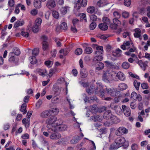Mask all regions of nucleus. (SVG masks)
Returning a JSON list of instances; mask_svg holds the SVG:
<instances>
[{
    "mask_svg": "<svg viewBox=\"0 0 150 150\" xmlns=\"http://www.w3.org/2000/svg\"><path fill=\"white\" fill-rule=\"evenodd\" d=\"M27 105L26 103H23L21 107V111L23 112V114H25L26 112V107Z\"/></svg>",
    "mask_w": 150,
    "mask_h": 150,
    "instance_id": "nucleus-41",
    "label": "nucleus"
},
{
    "mask_svg": "<svg viewBox=\"0 0 150 150\" xmlns=\"http://www.w3.org/2000/svg\"><path fill=\"white\" fill-rule=\"evenodd\" d=\"M46 123H48L52 127H56V130L59 131H63L66 130L67 126L62 124V121L60 119H57L55 116H52L47 119L46 121Z\"/></svg>",
    "mask_w": 150,
    "mask_h": 150,
    "instance_id": "nucleus-1",
    "label": "nucleus"
},
{
    "mask_svg": "<svg viewBox=\"0 0 150 150\" xmlns=\"http://www.w3.org/2000/svg\"><path fill=\"white\" fill-rule=\"evenodd\" d=\"M122 54V51L119 49H117L112 52V55L114 56L119 57Z\"/></svg>",
    "mask_w": 150,
    "mask_h": 150,
    "instance_id": "nucleus-22",
    "label": "nucleus"
},
{
    "mask_svg": "<svg viewBox=\"0 0 150 150\" xmlns=\"http://www.w3.org/2000/svg\"><path fill=\"white\" fill-rule=\"evenodd\" d=\"M42 49L43 50H47L49 47V44L47 42L48 38L45 35H43L42 37Z\"/></svg>",
    "mask_w": 150,
    "mask_h": 150,
    "instance_id": "nucleus-6",
    "label": "nucleus"
},
{
    "mask_svg": "<svg viewBox=\"0 0 150 150\" xmlns=\"http://www.w3.org/2000/svg\"><path fill=\"white\" fill-rule=\"evenodd\" d=\"M10 127V124L8 123H4L3 125V129L5 130H8Z\"/></svg>",
    "mask_w": 150,
    "mask_h": 150,
    "instance_id": "nucleus-50",
    "label": "nucleus"
},
{
    "mask_svg": "<svg viewBox=\"0 0 150 150\" xmlns=\"http://www.w3.org/2000/svg\"><path fill=\"white\" fill-rule=\"evenodd\" d=\"M80 75L82 78H85L87 76V73L86 71L84 69H81L80 70Z\"/></svg>",
    "mask_w": 150,
    "mask_h": 150,
    "instance_id": "nucleus-37",
    "label": "nucleus"
},
{
    "mask_svg": "<svg viewBox=\"0 0 150 150\" xmlns=\"http://www.w3.org/2000/svg\"><path fill=\"white\" fill-rule=\"evenodd\" d=\"M103 59L102 54H96V56L94 57L93 60L94 62L100 61L102 60Z\"/></svg>",
    "mask_w": 150,
    "mask_h": 150,
    "instance_id": "nucleus-33",
    "label": "nucleus"
},
{
    "mask_svg": "<svg viewBox=\"0 0 150 150\" xmlns=\"http://www.w3.org/2000/svg\"><path fill=\"white\" fill-rule=\"evenodd\" d=\"M131 0H124V5L127 6H129L131 4Z\"/></svg>",
    "mask_w": 150,
    "mask_h": 150,
    "instance_id": "nucleus-56",
    "label": "nucleus"
},
{
    "mask_svg": "<svg viewBox=\"0 0 150 150\" xmlns=\"http://www.w3.org/2000/svg\"><path fill=\"white\" fill-rule=\"evenodd\" d=\"M103 117L106 119H110L115 123H117L120 122V120L117 117L112 115L110 110L106 111L103 115Z\"/></svg>",
    "mask_w": 150,
    "mask_h": 150,
    "instance_id": "nucleus-5",
    "label": "nucleus"
},
{
    "mask_svg": "<svg viewBox=\"0 0 150 150\" xmlns=\"http://www.w3.org/2000/svg\"><path fill=\"white\" fill-rule=\"evenodd\" d=\"M24 23V21L23 20H18L15 23L14 27L16 28L19 26H22Z\"/></svg>",
    "mask_w": 150,
    "mask_h": 150,
    "instance_id": "nucleus-27",
    "label": "nucleus"
},
{
    "mask_svg": "<svg viewBox=\"0 0 150 150\" xmlns=\"http://www.w3.org/2000/svg\"><path fill=\"white\" fill-rule=\"evenodd\" d=\"M45 64L48 67H50L52 66L53 63L52 61H47L45 62Z\"/></svg>",
    "mask_w": 150,
    "mask_h": 150,
    "instance_id": "nucleus-59",
    "label": "nucleus"
},
{
    "mask_svg": "<svg viewBox=\"0 0 150 150\" xmlns=\"http://www.w3.org/2000/svg\"><path fill=\"white\" fill-rule=\"evenodd\" d=\"M138 64L141 68H142L143 70H145V68L146 66V63H144L142 60H140Z\"/></svg>",
    "mask_w": 150,
    "mask_h": 150,
    "instance_id": "nucleus-45",
    "label": "nucleus"
},
{
    "mask_svg": "<svg viewBox=\"0 0 150 150\" xmlns=\"http://www.w3.org/2000/svg\"><path fill=\"white\" fill-rule=\"evenodd\" d=\"M30 118H28L27 120L25 118H24L22 121V123L24 125L26 128L28 127L29 125Z\"/></svg>",
    "mask_w": 150,
    "mask_h": 150,
    "instance_id": "nucleus-34",
    "label": "nucleus"
},
{
    "mask_svg": "<svg viewBox=\"0 0 150 150\" xmlns=\"http://www.w3.org/2000/svg\"><path fill=\"white\" fill-rule=\"evenodd\" d=\"M57 82L59 84H65L66 86V91H67V86L69 84V83H67V82L65 81L64 79V78H59L57 80ZM66 93H67V91L66 92Z\"/></svg>",
    "mask_w": 150,
    "mask_h": 150,
    "instance_id": "nucleus-19",
    "label": "nucleus"
},
{
    "mask_svg": "<svg viewBox=\"0 0 150 150\" xmlns=\"http://www.w3.org/2000/svg\"><path fill=\"white\" fill-rule=\"evenodd\" d=\"M47 127V131L50 134V138L53 140H56L60 138L61 134L57 132L56 127H52L48 123H46Z\"/></svg>",
    "mask_w": 150,
    "mask_h": 150,
    "instance_id": "nucleus-3",
    "label": "nucleus"
},
{
    "mask_svg": "<svg viewBox=\"0 0 150 150\" xmlns=\"http://www.w3.org/2000/svg\"><path fill=\"white\" fill-rule=\"evenodd\" d=\"M97 50L95 52V54H102L103 52V47L102 46H98L96 49Z\"/></svg>",
    "mask_w": 150,
    "mask_h": 150,
    "instance_id": "nucleus-32",
    "label": "nucleus"
},
{
    "mask_svg": "<svg viewBox=\"0 0 150 150\" xmlns=\"http://www.w3.org/2000/svg\"><path fill=\"white\" fill-rule=\"evenodd\" d=\"M69 137H65L62 138L58 140L57 144H65V142L69 140Z\"/></svg>",
    "mask_w": 150,
    "mask_h": 150,
    "instance_id": "nucleus-30",
    "label": "nucleus"
},
{
    "mask_svg": "<svg viewBox=\"0 0 150 150\" xmlns=\"http://www.w3.org/2000/svg\"><path fill=\"white\" fill-rule=\"evenodd\" d=\"M56 5L54 0H49L47 1L46 6L49 9H51L54 7Z\"/></svg>",
    "mask_w": 150,
    "mask_h": 150,
    "instance_id": "nucleus-17",
    "label": "nucleus"
},
{
    "mask_svg": "<svg viewBox=\"0 0 150 150\" xmlns=\"http://www.w3.org/2000/svg\"><path fill=\"white\" fill-rule=\"evenodd\" d=\"M52 14L53 17L55 18L58 19L59 18V13L56 11H53L52 12Z\"/></svg>",
    "mask_w": 150,
    "mask_h": 150,
    "instance_id": "nucleus-51",
    "label": "nucleus"
},
{
    "mask_svg": "<svg viewBox=\"0 0 150 150\" xmlns=\"http://www.w3.org/2000/svg\"><path fill=\"white\" fill-rule=\"evenodd\" d=\"M39 26L35 25L32 28V31L34 33L37 32L39 30Z\"/></svg>",
    "mask_w": 150,
    "mask_h": 150,
    "instance_id": "nucleus-54",
    "label": "nucleus"
},
{
    "mask_svg": "<svg viewBox=\"0 0 150 150\" xmlns=\"http://www.w3.org/2000/svg\"><path fill=\"white\" fill-rule=\"evenodd\" d=\"M81 0H75V7L78 10L82 6Z\"/></svg>",
    "mask_w": 150,
    "mask_h": 150,
    "instance_id": "nucleus-26",
    "label": "nucleus"
},
{
    "mask_svg": "<svg viewBox=\"0 0 150 150\" xmlns=\"http://www.w3.org/2000/svg\"><path fill=\"white\" fill-rule=\"evenodd\" d=\"M106 0H100L97 3V6L99 7H103L107 4Z\"/></svg>",
    "mask_w": 150,
    "mask_h": 150,
    "instance_id": "nucleus-25",
    "label": "nucleus"
},
{
    "mask_svg": "<svg viewBox=\"0 0 150 150\" xmlns=\"http://www.w3.org/2000/svg\"><path fill=\"white\" fill-rule=\"evenodd\" d=\"M66 99L67 100L68 102L69 105V107L71 109H72L74 108V106L71 104L70 102V99L69 98V96H68L66 97Z\"/></svg>",
    "mask_w": 150,
    "mask_h": 150,
    "instance_id": "nucleus-58",
    "label": "nucleus"
},
{
    "mask_svg": "<svg viewBox=\"0 0 150 150\" xmlns=\"http://www.w3.org/2000/svg\"><path fill=\"white\" fill-rule=\"evenodd\" d=\"M96 27V23L95 22H92L90 25V29L91 30L94 29Z\"/></svg>",
    "mask_w": 150,
    "mask_h": 150,
    "instance_id": "nucleus-60",
    "label": "nucleus"
},
{
    "mask_svg": "<svg viewBox=\"0 0 150 150\" xmlns=\"http://www.w3.org/2000/svg\"><path fill=\"white\" fill-rule=\"evenodd\" d=\"M59 52L64 56H65L68 54V52L67 50L62 49L59 51Z\"/></svg>",
    "mask_w": 150,
    "mask_h": 150,
    "instance_id": "nucleus-55",
    "label": "nucleus"
},
{
    "mask_svg": "<svg viewBox=\"0 0 150 150\" xmlns=\"http://www.w3.org/2000/svg\"><path fill=\"white\" fill-rule=\"evenodd\" d=\"M122 108L124 114L126 116L128 117L130 115L131 110L129 108L127 107L125 105H123L122 106Z\"/></svg>",
    "mask_w": 150,
    "mask_h": 150,
    "instance_id": "nucleus-12",
    "label": "nucleus"
},
{
    "mask_svg": "<svg viewBox=\"0 0 150 150\" xmlns=\"http://www.w3.org/2000/svg\"><path fill=\"white\" fill-rule=\"evenodd\" d=\"M133 84L136 89L137 90H139V86L140 85V82H138L137 80H135L134 81Z\"/></svg>",
    "mask_w": 150,
    "mask_h": 150,
    "instance_id": "nucleus-44",
    "label": "nucleus"
},
{
    "mask_svg": "<svg viewBox=\"0 0 150 150\" xmlns=\"http://www.w3.org/2000/svg\"><path fill=\"white\" fill-rule=\"evenodd\" d=\"M92 52V49L90 47H87L85 49V52L88 54H90Z\"/></svg>",
    "mask_w": 150,
    "mask_h": 150,
    "instance_id": "nucleus-48",
    "label": "nucleus"
},
{
    "mask_svg": "<svg viewBox=\"0 0 150 150\" xmlns=\"http://www.w3.org/2000/svg\"><path fill=\"white\" fill-rule=\"evenodd\" d=\"M116 76L117 77L119 80L122 81H123L125 79V76L121 71H119L117 74H116Z\"/></svg>",
    "mask_w": 150,
    "mask_h": 150,
    "instance_id": "nucleus-23",
    "label": "nucleus"
},
{
    "mask_svg": "<svg viewBox=\"0 0 150 150\" xmlns=\"http://www.w3.org/2000/svg\"><path fill=\"white\" fill-rule=\"evenodd\" d=\"M108 25L104 23H101L99 24L98 25L99 28L101 30H105L108 28Z\"/></svg>",
    "mask_w": 150,
    "mask_h": 150,
    "instance_id": "nucleus-31",
    "label": "nucleus"
},
{
    "mask_svg": "<svg viewBox=\"0 0 150 150\" xmlns=\"http://www.w3.org/2000/svg\"><path fill=\"white\" fill-rule=\"evenodd\" d=\"M110 106L112 109L115 111L117 114L119 115L121 114L122 113V111L120 106L115 105L113 103H111Z\"/></svg>",
    "mask_w": 150,
    "mask_h": 150,
    "instance_id": "nucleus-7",
    "label": "nucleus"
},
{
    "mask_svg": "<svg viewBox=\"0 0 150 150\" xmlns=\"http://www.w3.org/2000/svg\"><path fill=\"white\" fill-rule=\"evenodd\" d=\"M132 150H137L138 147L137 144H133L131 146Z\"/></svg>",
    "mask_w": 150,
    "mask_h": 150,
    "instance_id": "nucleus-64",
    "label": "nucleus"
},
{
    "mask_svg": "<svg viewBox=\"0 0 150 150\" xmlns=\"http://www.w3.org/2000/svg\"><path fill=\"white\" fill-rule=\"evenodd\" d=\"M50 111L55 115H57L59 112V109L56 108H52Z\"/></svg>",
    "mask_w": 150,
    "mask_h": 150,
    "instance_id": "nucleus-43",
    "label": "nucleus"
},
{
    "mask_svg": "<svg viewBox=\"0 0 150 150\" xmlns=\"http://www.w3.org/2000/svg\"><path fill=\"white\" fill-rule=\"evenodd\" d=\"M127 132V129L123 127H120L116 131V133L118 135H120L126 134Z\"/></svg>",
    "mask_w": 150,
    "mask_h": 150,
    "instance_id": "nucleus-10",
    "label": "nucleus"
},
{
    "mask_svg": "<svg viewBox=\"0 0 150 150\" xmlns=\"http://www.w3.org/2000/svg\"><path fill=\"white\" fill-rule=\"evenodd\" d=\"M30 63L32 64H35L37 62V60L35 56H32L29 58Z\"/></svg>",
    "mask_w": 150,
    "mask_h": 150,
    "instance_id": "nucleus-38",
    "label": "nucleus"
},
{
    "mask_svg": "<svg viewBox=\"0 0 150 150\" xmlns=\"http://www.w3.org/2000/svg\"><path fill=\"white\" fill-rule=\"evenodd\" d=\"M113 24H111L110 26L113 29H116L117 28V27L120 24V21L117 19L115 18L113 20Z\"/></svg>",
    "mask_w": 150,
    "mask_h": 150,
    "instance_id": "nucleus-14",
    "label": "nucleus"
},
{
    "mask_svg": "<svg viewBox=\"0 0 150 150\" xmlns=\"http://www.w3.org/2000/svg\"><path fill=\"white\" fill-rule=\"evenodd\" d=\"M105 92L108 95H110L112 96H114L116 95V90L113 88H106Z\"/></svg>",
    "mask_w": 150,
    "mask_h": 150,
    "instance_id": "nucleus-13",
    "label": "nucleus"
},
{
    "mask_svg": "<svg viewBox=\"0 0 150 150\" xmlns=\"http://www.w3.org/2000/svg\"><path fill=\"white\" fill-rule=\"evenodd\" d=\"M127 87V85L125 83H121L119 85L118 89L122 91L125 90Z\"/></svg>",
    "mask_w": 150,
    "mask_h": 150,
    "instance_id": "nucleus-35",
    "label": "nucleus"
},
{
    "mask_svg": "<svg viewBox=\"0 0 150 150\" xmlns=\"http://www.w3.org/2000/svg\"><path fill=\"white\" fill-rule=\"evenodd\" d=\"M51 114L49 110H45L43 111L40 114V116L42 118H47L50 116Z\"/></svg>",
    "mask_w": 150,
    "mask_h": 150,
    "instance_id": "nucleus-16",
    "label": "nucleus"
},
{
    "mask_svg": "<svg viewBox=\"0 0 150 150\" xmlns=\"http://www.w3.org/2000/svg\"><path fill=\"white\" fill-rule=\"evenodd\" d=\"M33 4L34 7L37 8H40L41 7V2L39 0H34Z\"/></svg>",
    "mask_w": 150,
    "mask_h": 150,
    "instance_id": "nucleus-28",
    "label": "nucleus"
},
{
    "mask_svg": "<svg viewBox=\"0 0 150 150\" xmlns=\"http://www.w3.org/2000/svg\"><path fill=\"white\" fill-rule=\"evenodd\" d=\"M8 58V61L11 62L15 63L18 61V58L14 52H11L9 54Z\"/></svg>",
    "mask_w": 150,
    "mask_h": 150,
    "instance_id": "nucleus-8",
    "label": "nucleus"
},
{
    "mask_svg": "<svg viewBox=\"0 0 150 150\" xmlns=\"http://www.w3.org/2000/svg\"><path fill=\"white\" fill-rule=\"evenodd\" d=\"M69 7L65 6L62 7L60 10L61 13L63 14H65L66 13L67 11L69 10Z\"/></svg>",
    "mask_w": 150,
    "mask_h": 150,
    "instance_id": "nucleus-36",
    "label": "nucleus"
},
{
    "mask_svg": "<svg viewBox=\"0 0 150 150\" xmlns=\"http://www.w3.org/2000/svg\"><path fill=\"white\" fill-rule=\"evenodd\" d=\"M42 23V19L41 18H38L36 19L35 21V25L38 26H40Z\"/></svg>",
    "mask_w": 150,
    "mask_h": 150,
    "instance_id": "nucleus-47",
    "label": "nucleus"
},
{
    "mask_svg": "<svg viewBox=\"0 0 150 150\" xmlns=\"http://www.w3.org/2000/svg\"><path fill=\"white\" fill-rule=\"evenodd\" d=\"M104 64L102 62L98 63L96 65L95 70L96 72L103 69L104 67Z\"/></svg>",
    "mask_w": 150,
    "mask_h": 150,
    "instance_id": "nucleus-20",
    "label": "nucleus"
},
{
    "mask_svg": "<svg viewBox=\"0 0 150 150\" xmlns=\"http://www.w3.org/2000/svg\"><path fill=\"white\" fill-rule=\"evenodd\" d=\"M130 66L129 64L127 62H124L122 65V67L125 69H128Z\"/></svg>",
    "mask_w": 150,
    "mask_h": 150,
    "instance_id": "nucleus-46",
    "label": "nucleus"
},
{
    "mask_svg": "<svg viewBox=\"0 0 150 150\" xmlns=\"http://www.w3.org/2000/svg\"><path fill=\"white\" fill-rule=\"evenodd\" d=\"M82 96L83 97H85V98L84 99V101L85 103L87 102H91L92 101L96 100L97 99V98L95 96L91 97L89 98L87 97L86 94L84 93L83 94Z\"/></svg>",
    "mask_w": 150,
    "mask_h": 150,
    "instance_id": "nucleus-15",
    "label": "nucleus"
},
{
    "mask_svg": "<svg viewBox=\"0 0 150 150\" xmlns=\"http://www.w3.org/2000/svg\"><path fill=\"white\" fill-rule=\"evenodd\" d=\"M130 45V42L129 41H127L123 43V44L121 45V48L124 50L128 49Z\"/></svg>",
    "mask_w": 150,
    "mask_h": 150,
    "instance_id": "nucleus-29",
    "label": "nucleus"
},
{
    "mask_svg": "<svg viewBox=\"0 0 150 150\" xmlns=\"http://www.w3.org/2000/svg\"><path fill=\"white\" fill-rule=\"evenodd\" d=\"M83 136V134L82 133H81L80 137L78 136H75L73 138L72 140H71V143L74 144L76 143L78 140H80Z\"/></svg>",
    "mask_w": 150,
    "mask_h": 150,
    "instance_id": "nucleus-21",
    "label": "nucleus"
},
{
    "mask_svg": "<svg viewBox=\"0 0 150 150\" xmlns=\"http://www.w3.org/2000/svg\"><path fill=\"white\" fill-rule=\"evenodd\" d=\"M90 120H93L94 122H96L98 121L100 122L102 121V117L101 116H100L98 115L91 117Z\"/></svg>",
    "mask_w": 150,
    "mask_h": 150,
    "instance_id": "nucleus-24",
    "label": "nucleus"
},
{
    "mask_svg": "<svg viewBox=\"0 0 150 150\" xmlns=\"http://www.w3.org/2000/svg\"><path fill=\"white\" fill-rule=\"evenodd\" d=\"M15 55L18 56L20 55L21 53L20 51L17 48H16L14 50V52H13Z\"/></svg>",
    "mask_w": 150,
    "mask_h": 150,
    "instance_id": "nucleus-61",
    "label": "nucleus"
},
{
    "mask_svg": "<svg viewBox=\"0 0 150 150\" xmlns=\"http://www.w3.org/2000/svg\"><path fill=\"white\" fill-rule=\"evenodd\" d=\"M131 97L132 99L135 100L137 98V94L135 92H132L131 94Z\"/></svg>",
    "mask_w": 150,
    "mask_h": 150,
    "instance_id": "nucleus-63",
    "label": "nucleus"
},
{
    "mask_svg": "<svg viewBox=\"0 0 150 150\" xmlns=\"http://www.w3.org/2000/svg\"><path fill=\"white\" fill-rule=\"evenodd\" d=\"M119 147V146H118L115 142V143L110 145L109 149L110 150H114L118 149Z\"/></svg>",
    "mask_w": 150,
    "mask_h": 150,
    "instance_id": "nucleus-42",
    "label": "nucleus"
},
{
    "mask_svg": "<svg viewBox=\"0 0 150 150\" xmlns=\"http://www.w3.org/2000/svg\"><path fill=\"white\" fill-rule=\"evenodd\" d=\"M21 35L27 38L29 36V33L28 32H25L23 31H22L21 33Z\"/></svg>",
    "mask_w": 150,
    "mask_h": 150,
    "instance_id": "nucleus-62",
    "label": "nucleus"
},
{
    "mask_svg": "<svg viewBox=\"0 0 150 150\" xmlns=\"http://www.w3.org/2000/svg\"><path fill=\"white\" fill-rule=\"evenodd\" d=\"M126 140L125 138L120 137L117 138L115 140V142L119 147L123 145V144L125 142Z\"/></svg>",
    "mask_w": 150,
    "mask_h": 150,
    "instance_id": "nucleus-9",
    "label": "nucleus"
},
{
    "mask_svg": "<svg viewBox=\"0 0 150 150\" xmlns=\"http://www.w3.org/2000/svg\"><path fill=\"white\" fill-rule=\"evenodd\" d=\"M82 50L81 48H78L76 50L75 52L76 54L79 55L82 54Z\"/></svg>",
    "mask_w": 150,
    "mask_h": 150,
    "instance_id": "nucleus-53",
    "label": "nucleus"
},
{
    "mask_svg": "<svg viewBox=\"0 0 150 150\" xmlns=\"http://www.w3.org/2000/svg\"><path fill=\"white\" fill-rule=\"evenodd\" d=\"M61 28L64 30L67 29V24L65 22L62 23L61 25Z\"/></svg>",
    "mask_w": 150,
    "mask_h": 150,
    "instance_id": "nucleus-57",
    "label": "nucleus"
},
{
    "mask_svg": "<svg viewBox=\"0 0 150 150\" xmlns=\"http://www.w3.org/2000/svg\"><path fill=\"white\" fill-rule=\"evenodd\" d=\"M116 73L112 70H107L104 72L103 76V80L108 83L113 80H115Z\"/></svg>",
    "mask_w": 150,
    "mask_h": 150,
    "instance_id": "nucleus-4",
    "label": "nucleus"
},
{
    "mask_svg": "<svg viewBox=\"0 0 150 150\" xmlns=\"http://www.w3.org/2000/svg\"><path fill=\"white\" fill-rule=\"evenodd\" d=\"M96 84L97 86L95 87L93 85L87 87L86 89V91L88 94L98 95L101 98H103L104 95V92L102 84L100 82H97Z\"/></svg>",
    "mask_w": 150,
    "mask_h": 150,
    "instance_id": "nucleus-2",
    "label": "nucleus"
},
{
    "mask_svg": "<svg viewBox=\"0 0 150 150\" xmlns=\"http://www.w3.org/2000/svg\"><path fill=\"white\" fill-rule=\"evenodd\" d=\"M95 8L93 6H90L88 7L87 9V12L90 13H93L95 11Z\"/></svg>",
    "mask_w": 150,
    "mask_h": 150,
    "instance_id": "nucleus-39",
    "label": "nucleus"
},
{
    "mask_svg": "<svg viewBox=\"0 0 150 150\" xmlns=\"http://www.w3.org/2000/svg\"><path fill=\"white\" fill-rule=\"evenodd\" d=\"M103 21L106 24L108 25L110 23L109 19L106 17H105L103 18Z\"/></svg>",
    "mask_w": 150,
    "mask_h": 150,
    "instance_id": "nucleus-52",
    "label": "nucleus"
},
{
    "mask_svg": "<svg viewBox=\"0 0 150 150\" xmlns=\"http://www.w3.org/2000/svg\"><path fill=\"white\" fill-rule=\"evenodd\" d=\"M91 112L92 113H95L97 110V107L96 105H94L90 107L89 109Z\"/></svg>",
    "mask_w": 150,
    "mask_h": 150,
    "instance_id": "nucleus-40",
    "label": "nucleus"
},
{
    "mask_svg": "<svg viewBox=\"0 0 150 150\" xmlns=\"http://www.w3.org/2000/svg\"><path fill=\"white\" fill-rule=\"evenodd\" d=\"M36 72L40 75L44 77L47 75V72L45 69H37L36 70Z\"/></svg>",
    "mask_w": 150,
    "mask_h": 150,
    "instance_id": "nucleus-18",
    "label": "nucleus"
},
{
    "mask_svg": "<svg viewBox=\"0 0 150 150\" xmlns=\"http://www.w3.org/2000/svg\"><path fill=\"white\" fill-rule=\"evenodd\" d=\"M134 36L135 38H138L140 40L142 39L141 36V30L139 28H136L134 30Z\"/></svg>",
    "mask_w": 150,
    "mask_h": 150,
    "instance_id": "nucleus-11",
    "label": "nucleus"
},
{
    "mask_svg": "<svg viewBox=\"0 0 150 150\" xmlns=\"http://www.w3.org/2000/svg\"><path fill=\"white\" fill-rule=\"evenodd\" d=\"M100 132V136H98L99 137L102 138V136L101 135L103 134H105L106 133V130L105 128H102L99 130Z\"/></svg>",
    "mask_w": 150,
    "mask_h": 150,
    "instance_id": "nucleus-49",
    "label": "nucleus"
}]
</instances>
